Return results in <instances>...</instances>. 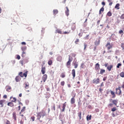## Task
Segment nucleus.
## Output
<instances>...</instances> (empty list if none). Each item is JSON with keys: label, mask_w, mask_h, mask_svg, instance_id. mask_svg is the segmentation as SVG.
Wrapping results in <instances>:
<instances>
[{"label": "nucleus", "mask_w": 124, "mask_h": 124, "mask_svg": "<svg viewBox=\"0 0 124 124\" xmlns=\"http://www.w3.org/2000/svg\"><path fill=\"white\" fill-rule=\"evenodd\" d=\"M46 113L45 110H42L40 112H39L37 114V119L39 120L41 123H42L43 121L40 120L41 117L43 118L44 116H46Z\"/></svg>", "instance_id": "1"}, {"label": "nucleus", "mask_w": 124, "mask_h": 124, "mask_svg": "<svg viewBox=\"0 0 124 124\" xmlns=\"http://www.w3.org/2000/svg\"><path fill=\"white\" fill-rule=\"evenodd\" d=\"M116 93L118 95H122V90L121 86H118V88H116Z\"/></svg>", "instance_id": "2"}, {"label": "nucleus", "mask_w": 124, "mask_h": 124, "mask_svg": "<svg viewBox=\"0 0 124 124\" xmlns=\"http://www.w3.org/2000/svg\"><path fill=\"white\" fill-rule=\"evenodd\" d=\"M66 102H64V103H63L62 104V108H61V106H59V108L61 109V112H64L65 109V108H66Z\"/></svg>", "instance_id": "3"}, {"label": "nucleus", "mask_w": 124, "mask_h": 124, "mask_svg": "<svg viewBox=\"0 0 124 124\" xmlns=\"http://www.w3.org/2000/svg\"><path fill=\"white\" fill-rule=\"evenodd\" d=\"M28 72H25L23 74V72H20L19 73V76H20V77H24H24L27 78V76H28Z\"/></svg>", "instance_id": "4"}, {"label": "nucleus", "mask_w": 124, "mask_h": 124, "mask_svg": "<svg viewBox=\"0 0 124 124\" xmlns=\"http://www.w3.org/2000/svg\"><path fill=\"white\" fill-rule=\"evenodd\" d=\"M72 61H73V57L71 58L70 56H69L68 58V61L66 63L67 66H70L71 62H72Z\"/></svg>", "instance_id": "5"}, {"label": "nucleus", "mask_w": 124, "mask_h": 124, "mask_svg": "<svg viewBox=\"0 0 124 124\" xmlns=\"http://www.w3.org/2000/svg\"><path fill=\"white\" fill-rule=\"evenodd\" d=\"M106 47H107L108 50L109 51L110 49V48H113V45H111L110 43H107L106 45Z\"/></svg>", "instance_id": "6"}, {"label": "nucleus", "mask_w": 124, "mask_h": 124, "mask_svg": "<svg viewBox=\"0 0 124 124\" xmlns=\"http://www.w3.org/2000/svg\"><path fill=\"white\" fill-rule=\"evenodd\" d=\"M94 68H95V71H99V69H100V64H99V63H96Z\"/></svg>", "instance_id": "7"}, {"label": "nucleus", "mask_w": 124, "mask_h": 124, "mask_svg": "<svg viewBox=\"0 0 124 124\" xmlns=\"http://www.w3.org/2000/svg\"><path fill=\"white\" fill-rule=\"evenodd\" d=\"M76 95H74V97L71 98V104H75L76 102V99H75Z\"/></svg>", "instance_id": "8"}, {"label": "nucleus", "mask_w": 124, "mask_h": 124, "mask_svg": "<svg viewBox=\"0 0 124 124\" xmlns=\"http://www.w3.org/2000/svg\"><path fill=\"white\" fill-rule=\"evenodd\" d=\"M47 74H44L43 76V77H42V80L44 82H46V80L47 79Z\"/></svg>", "instance_id": "9"}, {"label": "nucleus", "mask_w": 124, "mask_h": 124, "mask_svg": "<svg viewBox=\"0 0 124 124\" xmlns=\"http://www.w3.org/2000/svg\"><path fill=\"white\" fill-rule=\"evenodd\" d=\"M72 75L73 76V78H75L76 77V70L73 69L72 71Z\"/></svg>", "instance_id": "10"}, {"label": "nucleus", "mask_w": 124, "mask_h": 124, "mask_svg": "<svg viewBox=\"0 0 124 124\" xmlns=\"http://www.w3.org/2000/svg\"><path fill=\"white\" fill-rule=\"evenodd\" d=\"M46 67L45 66H43V65H42V70H41L42 74H45V73L46 72Z\"/></svg>", "instance_id": "11"}, {"label": "nucleus", "mask_w": 124, "mask_h": 124, "mask_svg": "<svg viewBox=\"0 0 124 124\" xmlns=\"http://www.w3.org/2000/svg\"><path fill=\"white\" fill-rule=\"evenodd\" d=\"M100 82V78H98L97 79H93V83L94 84H99Z\"/></svg>", "instance_id": "12"}, {"label": "nucleus", "mask_w": 124, "mask_h": 124, "mask_svg": "<svg viewBox=\"0 0 124 124\" xmlns=\"http://www.w3.org/2000/svg\"><path fill=\"white\" fill-rule=\"evenodd\" d=\"M11 89H12V87L11 86H10V85H6V90L7 92H11Z\"/></svg>", "instance_id": "13"}, {"label": "nucleus", "mask_w": 124, "mask_h": 124, "mask_svg": "<svg viewBox=\"0 0 124 124\" xmlns=\"http://www.w3.org/2000/svg\"><path fill=\"white\" fill-rule=\"evenodd\" d=\"M56 33H61V34H63V33L62 31V30L60 29V28H57L56 31Z\"/></svg>", "instance_id": "14"}, {"label": "nucleus", "mask_w": 124, "mask_h": 124, "mask_svg": "<svg viewBox=\"0 0 124 124\" xmlns=\"http://www.w3.org/2000/svg\"><path fill=\"white\" fill-rule=\"evenodd\" d=\"M62 57L61 56H59L57 57V61L59 62H62Z\"/></svg>", "instance_id": "15"}, {"label": "nucleus", "mask_w": 124, "mask_h": 124, "mask_svg": "<svg viewBox=\"0 0 124 124\" xmlns=\"http://www.w3.org/2000/svg\"><path fill=\"white\" fill-rule=\"evenodd\" d=\"M12 99V102H15V103H16L17 100L16 98L15 97H13L12 96H11V97H10V99L11 100Z\"/></svg>", "instance_id": "16"}, {"label": "nucleus", "mask_w": 124, "mask_h": 124, "mask_svg": "<svg viewBox=\"0 0 124 124\" xmlns=\"http://www.w3.org/2000/svg\"><path fill=\"white\" fill-rule=\"evenodd\" d=\"M113 66L112 64H110L109 65H108V67H107V70H108V71L109 72H110V71H111L112 68H113Z\"/></svg>", "instance_id": "17"}, {"label": "nucleus", "mask_w": 124, "mask_h": 124, "mask_svg": "<svg viewBox=\"0 0 124 124\" xmlns=\"http://www.w3.org/2000/svg\"><path fill=\"white\" fill-rule=\"evenodd\" d=\"M66 11H65V14L67 16H68V15H69V10L68 7H67V6L66 7Z\"/></svg>", "instance_id": "18"}, {"label": "nucleus", "mask_w": 124, "mask_h": 124, "mask_svg": "<svg viewBox=\"0 0 124 124\" xmlns=\"http://www.w3.org/2000/svg\"><path fill=\"white\" fill-rule=\"evenodd\" d=\"M104 7L103 6V7H102V8H101L99 11V15H102V13L104 12Z\"/></svg>", "instance_id": "19"}, {"label": "nucleus", "mask_w": 124, "mask_h": 124, "mask_svg": "<svg viewBox=\"0 0 124 124\" xmlns=\"http://www.w3.org/2000/svg\"><path fill=\"white\" fill-rule=\"evenodd\" d=\"M13 118L14 119V120L15 121H16V118H17V117H16V112H14L13 113Z\"/></svg>", "instance_id": "20"}, {"label": "nucleus", "mask_w": 124, "mask_h": 124, "mask_svg": "<svg viewBox=\"0 0 124 124\" xmlns=\"http://www.w3.org/2000/svg\"><path fill=\"white\" fill-rule=\"evenodd\" d=\"M25 89H28V88H29V86H30V84L29 82H25Z\"/></svg>", "instance_id": "21"}, {"label": "nucleus", "mask_w": 124, "mask_h": 124, "mask_svg": "<svg viewBox=\"0 0 124 124\" xmlns=\"http://www.w3.org/2000/svg\"><path fill=\"white\" fill-rule=\"evenodd\" d=\"M7 105L9 107H14V104L13 103L12 100H11V102H8Z\"/></svg>", "instance_id": "22"}, {"label": "nucleus", "mask_w": 124, "mask_h": 124, "mask_svg": "<svg viewBox=\"0 0 124 124\" xmlns=\"http://www.w3.org/2000/svg\"><path fill=\"white\" fill-rule=\"evenodd\" d=\"M110 93H111V95H112V98H115L116 95H115V93L114 92H113L112 90H110Z\"/></svg>", "instance_id": "23"}, {"label": "nucleus", "mask_w": 124, "mask_h": 124, "mask_svg": "<svg viewBox=\"0 0 124 124\" xmlns=\"http://www.w3.org/2000/svg\"><path fill=\"white\" fill-rule=\"evenodd\" d=\"M5 100H0V105H1V107L2 108L3 107V103L5 102Z\"/></svg>", "instance_id": "24"}, {"label": "nucleus", "mask_w": 124, "mask_h": 124, "mask_svg": "<svg viewBox=\"0 0 124 124\" xmlns=\"http://www.w3.org/2000/svg\"><path fill=\"white\" fill-rule=\"evenodd\" d=\"M16 82H19V81L21 80V78L19 76H17L16 78Z\"/></svg>", "instance_id": "25"}, {"label": "nucleus", "mask_w": 124, "mask_h": 124, "mask_svg": "<svg viewBox=\"0 0 124 124\" xmlns=\"http://www.w3.org/2000/svg\"><path fill=\"white\" fill-rule=\"evenodd\" d=\"M53 12L54 15H57V14H58L59 13V11L57 9L53 10Z\"/></svg>", "instance_id": "26"}, {"label": "nucleus", "mask_w": 124, "mask_h": 124, "mask_svg": "<svg viewBox=\"0 0 124 124\" xmlns=\"http://www.w3.org/2000/svg\"><path fill=\"white\" fill-rule=\"evenodd\" d=\"M86 118H87V121H89V120H91L92 119V115H90L89 114H88Z\"/></svg>", "instance_id": "27"}, {"label": "nucleus", "mask_w": 124, "mask_h": 124, "mask_svg": "<svg viewBox=\"0 0 124 124\" xmlns=\"http://www.w3.org/2000/svg\"><path fill=\"white\" fill-rule=\"evenodd\" d=\"M100 43V40H98V41H96L94 43V44L96 46H98V45H99Z\"/></svg>", "instance_id": "28"}, {"label": "nucleus", "mask_w": 124, "mask_h": 124, "mask_svg": "<svg viewBox=\"0 0 124 124\" xmlns=\"http://www.w3.org/2000/svg\"><path fill=\"white\" fill-rule=\"evenodd\" d=\"M112 103L115 105L117 106L118 104V100H112Z\"/></svg>", "instance_id": "29"}, {"label": "nucleus", "mask_w": 124, "mask_h": 124, "mask_svg": "<svg viewBox=\"0 0 124 124\" xmlns=\"http://www.w3.org/2000/svg\"><path fill=\"white\" fill-rule=\"evenodd\" d=\"M78 115L79 120H81L82 118V113L81 112H79L78 113Z\"/></svg>", "instance_id": "30"}, {"label": "nucleus", "mask_w": 124, "mask_h": 124, "mask_svg": "<svg viewBox=\"0 0 124 124\" xmlns=\"http://www.w3.org/2000/svg\"><path fill=\"white\" fill-rule=\"evenodd\" d=\"M78 62H74V66L75 68H78Z\"/></svg>", "instance_id": "31"}, {"label": "nucleus", "mask_w": 124, "mask_h": 124, "mask_svg": "<svg viewBox=\"0 0 124 124\" xmlns=\"http://www.w3.org/2000/svg\"><path fill=\"white\" fill-rule=\"evenodd\" d=\"M115 8H116L117 10L120 9V4H116V5L115 6Z\"/></svg>", "instance_id": "32"}, {"label": "nucleus", "mask_w": 124, "mask_h": 124, "mask_svg": "<svg viewBox=\"0 0 124 124\" xmlns=\"http://www.w3.org/2000/svg\"><path fill=\"white\" fill-rule=\"evenodd\" d=\"M105 72H106L105 70H104V69H101V70H100V74L103 75V73H105Z\"/></svg>", "instance_id": "33"}, {"label": "nucleus", "mask_w": 124, "mask_h": 124, "mask_svg": "<svg viewBox=\"0 0 124 124\" xmlns=\"http://www.w3.org/2000/svg\"><path fill=\"white\" fill-rule=\"evenodd\" d=\"M76 29V26L75 24H73L72 25V29L73 31H74L75 30V29Z\"/></svg>", "instance_id": "34"}, {"label": "nucleus", "mask_w": 124, "mask_h": 124, "mask_svg": "<svg viewBox=\"0 0 124 124\" xmlns=\"http://www.w3.org/2000/svg\"><path fill=\"white\" fill-rule=\"evenodd\" d=\"M53 63V61L52 60H49L48 62V64L49 65H52Z\"/></svg>", "instance_id": "35"}, {"label": "nucleus", "mask_w": 124, "mask_h": 124, "mask_svg": "<svg viewBox=\"0 0 124 124\" xmlns=\"http://www.w3.org/2000/svg\"><path fill=\"white\" fill-rule=\"evenodd\" d=\"M20 63H21V65H23L24 63H26V62H25V60H20Z\"/></svg>", "instance_id": "36"}, {"label": "nucleus", "mask_w": 124, "mask_h": 124, "mask_svg": "<svg viewBox=\"0 0 124 124\" xmlns=\"http://www.w3.org/2000/svg\"><path fill=\"white\" fill-rule=\"evenodd\" d=\"M26 49H27V47H26V46H24L21 47V50H22L23 51H24V52H25V51L26 50Z\"/></svg>", "instance_id": "37"}, {"label": "nucleus", "mask_w": 124, "mask_h": 124, "mask_svg": "<svg viewBox=\"0 0 124 124\" xmlns=\"http://www.w3.org/2000/svg\"><path fill=\"white\" fill-rule=\"evenodd\" d=\"M25 109H26V108H25V107H24L21 110V112H20V113H19L20 115H21L22 112H24V111H25Z\"/></svg>", "instance_id": "38"}, {"label": "nucleus", "mask_w": 124, "mask_h": 124, "mask_svg": "<svg viewBox=\"0 0 124 124\" xmlns=\"http://www.w3.org/2000/svg\"><path fill=\"white\" fill-rule=\"evenodd\" d=\"M107 15L109 17H110V16H112V13L111 12H110V11L108 13V14H107Z\"/></svg>", "instance_id": "39"}, {"label": "nucleus", "mask_w": 124, "mask_h": 124, "mask_svg": "<svg viewBox=\"0 0 124 124\" xmlns=\"http://www.w3.org/2000/svg\"><path fill=\"white\" fill-rule=\"evenodd\" d=\"M120 76L122 78H124V72H121V73L120 74Z\"/></svg>", "instance_id": "40"}, {"label": "nucleus", "mask_w": 124, "mask_h": 124, "mask_svg": "<svg viewBox=\"0 0 124 124\" xmlns=\"http://www.w3.org/2000/svg\"><path fill=\"white\" fill-rule=\"evenodd\" d=\"M65 76H66V75H65V73H62L61 75V77L62 78H65Z\"/></svg>", "instance_id": "41"}, {"label": "nucleus", "mask_w": 124, "mask_h": 124, "mask_svg": "<svg viewBox=\"0 0 124 124\" xmlns=\"http://www.w3.org/2000/svg\"><path fill=\"white\" fill-rule=\"evenodd\" d=\"M70 32H71L70 30H69V31H65V32H63L62 33V34H68V33H70Z\"/></svg>", "instance_id": "42"}, {"label": "nucleus", "mask_w": 124, "mask_h": 124, "mask_svg": "<svg viewBox=\"0 0 124 124\" xmlns=\"http://www.w3.org/2000/svg\"><path fill=\"white\" fill-rule=\"evenodd\" d=\"M25 54H26V52H25V51H23L22 54H21L22 57L25 58Z\"/></svg>", "instance_id": "43"}, {"label": "nucleus", "mask_w": 124, "mask_h": 124, "mask_svg": "<svg viewBox=\"0 0 124 124\" xmlns=\"http://www.w3.org/2000/svg\"><path fill=\"white\" fill-rule=\"evenodd\" d=\"M61 86H64L65 81H62V82H61Z\"/></svg>", "instance_id": "44"}, {"label": "nucleus", "mask_w": 124, "mask_h": 124, "mask_svg": "<svg viewBox=\"0 0 124 124\" xmlns=\"http://www.w3.org/2000/svg\"><path fill=\"white\" fill-rule=\"evenodd\" d=\"M80 67L84 69L86 66L84 63H81Z\"/></svg>", "instance_id": "45"}, {"label": "nucleus", "mask_w": 124, "mask_h": 124, "mask_svg": "<svg viewBox=\"0 0 124 124\" xmlns=\"http://www.w3.org/2000/svg\"><path fill=\"white\" fill-rule=\"evenodd\" d=\"M119 33H121L123 35L124 34L123 30H120V31H119Z\"/></svg>", "instance_id": "46"}, {"label": "nucleus", "mask_w": 124, "mask_h": 124, "mask_svg": "<svg viewBox=\"0 0 124 124\" xmlns=\"http://www.w3.org/2000/svg\"><path fill=\"white\" fill-rule=\"evenodd\" d=\"M6 124H11V122L10 121H9L8 120H6V122H5Z\"/></svg>", "instance_id": "47"}, {"label": "nucleus", "mask_w": 124, "mask_h": 124, "mask_svg": "<svg viewBox=\"0 0 124 124\" xmlns=\"http://www.w3.org/2000/svg\"><path fill=\"white\" fill-rule=\"evenodd\" d=\"M79 42V39H77V40L75 41V43L76 44H78V43Z\"/></svg>", "instance_id": "48"}, {"label": "nucleus", "mask_w": 124, "mask_h": 124, "mask_svg": "<svg viewBox=\"0 0 124 124\" xmlns=\"http://www.w3.org/2000/svg\"><path fill=\"white\" fill-rule=\"evenodd\" d=\"M116 110H117L116 108H111V111L112 112H114L115 111H116Z\"/></svg>", "instance_id": "49"}, {"label": "nucleus", "mask_w": 124, "mask_h": 124, "mask_svg": "<svg viewBox=\"0 0 124 124\" xmlns=\"http://www.w3.org/2000/svg\"><path fill=\"white\" fill-rule=\"evenodd\" d=\"M120 66H122V63H118L117 65V68H120Z\"/></svg>", "instance_id": "50"}, {"label": "nucleus", "mask_w": 124, "mask_h": 124, "mask_svg": "<svg viewBox=\"0 0 124 124\" xmlns=\"http://www.w3.org/2000/svg\"><path fill=\"white\" fill-rule=\"evenodd\" d=\"M20 58H21L20 56H19V55H17L16 59H18V60H19Z\"/></svg>", "instance_id": "51"}, {"label": "nucleus", "mask_w": 124, "mask_h": 124, "mask_svg": "<svg viewBox=\"0 0 124 124\" xmlns=\"http://www.w3.org/2000/svg\"><path fill=\"white\" fill-rule=\"evenodd\" d=\"M121 19H124V14L123 15H122L121 16H120Z\"/></svg>", "instance_id": "52"}, {"label": "nucleus", "mask_w": 124, "mask_h": 124, "mask_svg": "<svg viewBox=\"0 0 124 124\" xmlns=\"http://www.w3.org/2000/svg\"><path fill=\"white\" fill-rule=\"evenodd\" d=\"M113 104L112 103H110V104H108V108H110V107H113Z\"/></svg>", "instance_id": "53"}, {"label": "nucleus", "mask_w": 124, "mask_h": 124, "mask_svg": "<svg viewBox=\"0 0 124 124\" xmlns=\"http://www.w3.org/2000/svg\"><path fill=\"white\" fill-rule=\"evenodd\" d=\"M31 119L32 120V122H34V120H35V116H32L31 117Z\"/></svg>", "instance_id": "54"}, {"label": "nucleus", "mask_w": 124, "mask_h": 124, "mask_svg": "<svg viewBox=\"0 0 124 124\" xmlns=\"http://www.w3.org/2000/svg\"><path fill=\"white\" fill-rule=\"evenodd\" d=\"M53 109H54V111L56 110V106L55 104L53 105V107H52Z\"/></svg>", "instance_id": "55"}, {"label": "nucleus", "mask_w": 124, "mask_h": 124, "mask_svg": "<svg viewBox=\"0 0 124 124\" xmlns=\"http://www.w3.org/2000/svg\"><path fill=\"white\" fill-rule=\"evenodd\" d=\"M107 79V77H104L103 78V80L105 81Z\"/></svg>", "instance_id": "56"}, {"label": "nucleus", "mask_w": 124, "mask_h": 124, "mask_svg": "<svg viewBox=\"0 0 124 124\" xmlns=\"http://www.w3.org/2000/svg\"><path fill=\"white\" fill-rule=\"evenodd\" d=\"M3 98H4V99H7V95H6V94L4 95H3Z\"/></svg>", "instance_id": "57"}, {"label": "nucleus", "mask_w": 124, "mask_h": 124, "mask_svg": "<svg viewBox=\"0 0 124 124\" xmlns=\"http://www.w3.org/2000/svg\"><path fill=\"white\" fill-rule=\"evenodd\" d=\"M99 91L100 93H102V91H103V89H102L101 87L100 88H99Z\"/></svg>", "instance_id": "58"}, {"label": "nucleus", "mask_w": 124, "mask_h": 124, "mask_svg": "<svg viewBox=\"0 0 124 124\" xmlns=\"http://www.w3.org/2000/svg\"><path fill=\"white\" fill-rule=\"evenodd\" d=\"M86 47H87V44L84 43V49H86Z\"/></svg>", "instance_id": "59"}, {"label": "nucleus", "mask_w": 124, "mask_h": 124, "mask_svg": "<svg viewBox=\"0 0 124 124\" xmlns=\"http://www.w3.org/2000/svg\"><path fill=\"white\" fill-rule=\"evenodd\" d=\"M102 5H103V7L106 5V3L104 1L102 2Z\"/></svg>", "instance_id": "60"}, {"label": "nucleus", "mask_w": 124, "mask_h": 124, "mask_svg": "<svg viewBox=\"0 0 124 124\" xmlns=\"http://www.w3.org/2000/svg\"><path fill=\"white\" fill-rule=\"evenodd\" d=\"M113 4V2H112L111 0V1H110V2L109 3V5H112Z\"/></svg>", "instance_id": "61"}, {"label": "nucleus", "mask_w": 124, "mask_h": 124, "mask_svg": "<svg viewBox=\"0 0 124 124\" xmlns=\"http://www.w3.org/2000/svg\"><path fill=\"white\" fill-rule=\"evenodd\" d=\"M21 44H22L23 45H26V43H25V42H22V43H21Z\"/></svg>", "instance_id": "62"}, {"label": "nucleus", "mask_w": 124, "mask_h": 124, "mask_svg": "<svg viewBox=\"0 0 124 124\" xmlns=\"http://www.w3.org/2000/svg\"><path fill=\"white\" fill-rule=\"evenodd\" d=\"M112 115L113 117H115V113H113V112L112 113Z\"/></svg>", "instance_id": "63"}, {"label": "nucleus", "mask_w": 124, "mask_h": 124, "mask_svg": "<svg viewBox=\"0 0 124 124\" xmlns=\"http://www.w3.org/2000/svg\"><path fill=\"white\" fill-rule=\"evenodd\" d=\"M24 124V121L21 120L20 121V124Z\"/></svg>", "instance_id": "64"}]
</instances>
